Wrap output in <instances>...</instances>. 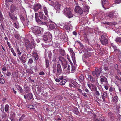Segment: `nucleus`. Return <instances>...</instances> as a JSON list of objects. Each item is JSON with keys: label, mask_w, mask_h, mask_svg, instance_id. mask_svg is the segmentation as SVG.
Returning a JSON list of instances; mask_svg holds the SVG:
<instances>
[{"label": "nucleus", "mask_w": 121, "mask_h": 121, "mask_svg": "<svg viewBox=\"0 0 121 121\" xmlns=\"http://www.w3.org/2000/svg\"><path fill=\"white\" fill-rule=\"evenodd\" d=\"M7 44L9 47V48H10L11 47V46L10 45V43L8 41H7Z\"/></svg>", "instance_id": "bf43d9fd"}, {"label": "nucleus", "mask_w": 121, "mask_h": 121, "mask_svg": "<svg viewBox=\"0 0 121 121\" xmlns=\"http://www.w3.org/2000/svg\"><path fill=\"white\" fill-rule=\"evenodd\" d=\"M53 5L54 9L58 11L60 9L61 4H59L58 2H56L54 3Z\"/></svg>", "instance_id": "9b49d317"}, {"label": "nucleus", "mask_w": 121, "mask_h": 121, "mask_svg": "<svg viewBox=\"0 0 121 121\" xmlns=\"http://www.w3.org/2000/svg\"><path fill=\"white\" fill-rule=\"evenodd\" d=\"M63 13L68 18H70L73 16L70 8H65L63 10Z\"/></svg>", "instance_id": "f03ea898"}, {"label": "nucleus", "mask_w": 121, "mask_h": 121, "mask_svg": "<svg viewBox=\"0 0 121 121\" xmlns=\"http://www.w3.org/2000/svg\"><path fill=\"white\" fill-rule=\"evenodd\" d=\"M31 38L32 39L31 41V43L29 40L27 39H26L25 40V45L26 49L27 50H32L35 45L33 38L31 37Z\"/></svg>", "instance_id": "f257e3e1"}, {"label": "nucleus", "mask_w": 121, "mask_h": 121, "mask_svg": "<svg viewBox=\"0 0 121 121\" xmlns=\"http://www.w3.org/2000/svg\"><path fill=\"white\" fill-rule=\"evenodd\" d=\"M56 57L55 55H54L53 56V60H52V61L53 62H55L56 61Z\"/></svg>", "instance_id": "c03bdc74"}, {"label": "nucleus", "mask_w": 121, "mask_h": 121, "mask_svg": "<svg viewBox=\"0 0 121 121\" xmlns=\"http://www.w3.org/2000/svg\"><path fill=\"white\" fill-rule=\"evenodd\" d=\"M84 77L83 75H81L79 77V79L81 81H82L84 80Z\"/></svg>", "instance_id": "a18cd8bd"}, {"label": "nucleus", "mask_w": 121, "mask_h": 121, "mask_svg": "<svg viewBox=\"0 0 121 121\" xmlns=\"http://www.w3.org/2000/svg\"><path fill=\"white\" fill-rule=\"evenodd\" d=\"M22 49L19 50V48H18L17 49V51L18 54L19 55H21L22 52Z\"/></svg>", "instance_id": "4c0bfd02"}, {"label": "nucleus", "mask_w": 121, "mask_h": 121, "mask_svg": "<svg viewBox=\"0 0 121 121\" xmlns=\"http://www.w3.org/2000/svg\"><path fill=\"white\" fill-rule=\"evenodd\" d=\"M11 50L12 53L13 54L14 56H16V54L14 50L12 48H11Z\"/></svg>", "instance_id": "e433bc0d"}, {"label": "nucleus", "mask_w": 121, "mask_h": 121, "mask_svg": "<svg viewBox=\"0 0 121 121\" xmlns=\"http://www.w3.org/2000/svg\"><path fill=\"white\" fill-rule=\"evenodd\" d=\"M11 74V73L10 72H7L6 73V75L7 76H10Z\"/></svg>", "instance_id": "052dcab7"}, {"label": "nucleus", "mask_w": 121, "mask_h": 121, "mask_svg": "<svg viewBox=\"0 0 121 121\" xmlns=\"http://www.w3.org/2000/svg\"><path fill=\"white\" fill-rule=\"evenodd\" d=\"M58 59L60 62L61 64L63 63L66 62V60L64 58L61 56H60L59 57Z\"/></svg>", "instance_id": "a211bd4d"}, {"label": "nucleus", "mask_w": 121, "mask_h": 121, "mask_svg": "<svg viewBox=\"0 0 121 121\" xmlns=\"http://www.w3.org/2000/svg\"><path fill=\"white\" fill-rule=\"evenodd\" d=\"M113 13L112 12L109 13L107 15V16L108 17L110 18L113 17Z\"/></svg>", "instance_id": "72a5a7b5"}, {"label": "nucleus", "mask_w": 121, "mask_h": 121, "mask_svg": "<svg viewBox=\"0 0 121 121\" xmlns=\"http://www.w3.org/2000/svg\"><path fill=\"white\" fill-rule=\"evenodd\" d=\"M20 19L22 21H24L25 20L24 18V17L22 16H21L20 17Z\"/></svg>", "instance_id": "13d9d810"}, {"label": "nucleus", "mask_w": 121, "mask_h": 121, "mask_svg": "<svg viewBox=\"0 0 121 121\" xmlns=\"http://www.w3.org/2000/svg\"><path fill=\"white\" fill-rule=\"evenodd\" d=\"M100 81L102 82L107 83V80L106 77L103 76H100Z\"/></svg>", "instance_id": "2eb2a0df"}, {"label": "nucleus", "mask_w": 121, "mask_h": 121, "mask_svg": "<svg viewBox=\"0 0 121 121\" xmlns=\"http://www.w3.org/2000/svg\"><path fill=\"white\" fill-rule=\"evenodd\" d=\"M42 6L40 4L36 3L33 6V9L35 12H36L39 9L41 8Z\"/></svg>", "instance_id": "9d476101"}, {"label": "nucleus", "mask_w": 121, "mask_h": 121, "mask_svg": "<svg viewBox=\"0 0 121 121\" xmlns=\"http://www.w3.org/2000/svg\"><path fill=\"white\" fill-rule=\"evenodd\" d=\"M101 1L102 6L105 9L109 8V2L108 0H101Z\"/></svg>", "instance_id": "20e7f679"}, {"label": "nucleus", "mask_w": 121, "mask_h": 121, "mask_svg": "<svg viewBox=\"0 0 121 121\" xmlns=\"http://www.w3.org/2000/svg\"><path fill=\"white\" fill-rule=\"evenodd\" d=\"M12 75L14 77L17 78L18 77V75L17 73H13Z\"/></svg>", "instance_id": "de8ad7c7"}, {"label": "nucleus", "mask_w": 121, "mask_h": 121, "mask_svg": "<svg viewBox=\"0 0 121 121\" xmlns=\"http://www.w3.org/2000/svg\"><path fill=\"white\" fill-rule=\"evenodd\" d=\"M91 89L92 91H96L97 90V88L96 86L93 84H91Z\"/></svg>", "instance_id": "393cba45"}, {"label": "nucleus", "mask_w": 121, "mask_h": 121, "mask_svg": "<svg viewBox=\"0 0 121 121\" xmlns=\"http://www.w3.org/2000/svg\"><path fill=\"white\" fill-rule=\"evenodd\" d=\"M55 27L54 25L53 24H50L49 26V30H52L54 29Z\"/></svg>", "instance_id": "cd10ccee"}, {"label": "nucleus", "mask_w": 121, "mask_h": 121, "mask_svg": "<svg viewBox=\"0 0 121 121\" xmlns=\"http://www.w3.org/2000/svg\"><path fill=\"white\" fill-rule=\"evenodd\" d=\"M103 69L104 70L106 71H108V69L107 67L105 66L104 67Z\"/></svg>", "instance_id": "864d4df0"}, {"label": "nucleus", "mask_w": 121, "mask_h": 121, "mask_svg": "<svg viewBox=\"0 0 121 121\" xmlns=\"http://www.w3.org/2000/svg\"><path fill=\"white\" fill-rule=\"evenodd\" d=\"M101 97L103 100L104 101H106L105 98L107 97V93L106 92H104L103 93Z\"/></svg>", "instance_id": "dca6fc26"}, {"label": "nucleus", "mask_w": 121, "mask_h": 121, "mask_svg": "<svg viewBox=\"0 0 121 121\" xmlns=\"http://www.w3.org/2000/svg\"><path fill=\"white\" fill-rule=\"evenodd\" d=\"M4 19L2 14L1 12L0 11V20L1 21H3Z\"/></svg>", "instance_id": "58836bf2"}, {"label": "nucleus", "mask_w": 121, "mask_h": 121, "mask_svg": "<svg viewBox=\"0 0 121 121\" xmlns=\"http://www.w3.org/2000/svg\"><path fill=\"white\" fill-rule=\"evenodd\" d=\"M71 66L70 65H68L67 71L69 73H73L75 71L76 68L73 65V64H71Z\"/></svg>", "instance_id": "39448f33"}, {"label": "nucleus", "mask_w": 121, "mask_h": 121, "mask_svg": "<svg viewBox=\"0 0 121 121\" xmlns=\"http://www.w3.org/2000/svg\"><path fill=\"white\" fill-rule=\"evenodd\" d=\"M64 78L63 76H61L59 77V78L61 80H62Z\"/></svg>", "instance_id": "774afa93"}, {"label": "nucleus", "mask_w": 121, "mask_h": 121, "mask_svg": "<svg viewBox=\"0 0 121 121\" xmlns=\"http://www.w3.org/2000/svg\"><path fill=\"white\" fill-rule=\"evenodd\" d=\"M115 40L116 42H121V38L117 37L116 38Z\"/></svg>", "instance_id": "ea45409f"}, {"label": "nucleus", "mask_w": 121, "mask_h": 121, "mask_svg": "<svg viewBox=\"0 0 121 121\" xmlns=\"http://www.w3.org/2000/svg\"><path fill=\"white\" fill-rule=\"evenodd\" d=\"M33 62V60L32 59L30 58L28 61V63L29 65H30L32 64Z\"/></svg>", "instance_id": "a19ab883"}, {"label": "nucleus", "mask_w": 121, "mask_h": 121, "mask_svg": "<svg viewBox=\"0 0 121 121\" xmlns=\"http://www.w3.org/2000/svg\"><path fill=\"white\" fill-rule=\"evenodd\" d=\"M39 15L40 18L41 19H43L45 20H47V18L45 16L43 13L41 12H40L39 13Z\"/></svg>", "instance_id": "4468645a"}, {"label": "nucleus", "mask_w": 121, "mask_h": 121, "mask_svg": "<svg viewBox=\"0 0 121 121\" xmlns=\"http://www.w3.org/2000/svg\"><path fill=\"white\" fill-rule=\"evenodd\" d=\"M43 10L44 12L45 15L46 16H47L48 14V13L47 9V8L45 6H43Z\"/></svg>", "instance_id": "4be33fe9"}, {"label": "nucleus", "mask_w": 121, "mask_h": 121, "mask_svg": "<svg viewBox=\"0 0 121 121\" xmlns=\"http://www.w3.org/2000/svg\"><path fill=\"white\" fill-rule=\"evenodd\" d=\"M71 26V24L69 23H67V25H65L64 26V27L67 30H69Z\"/></svg>", "instance_id": "aec40b11"}, {"label": "nucleus", "mask_w": 121, "mask_h": 121, "mask_svg": "<svg viewBox=\"0 0 121 121\" xmlns=\"http://www.w3.org/2000/svg\"><path fill=\"white\" fill-rule=\"evenodd\" d=\"M10 118L12 121H14V118L13 117H10Z\"/></svg>", "instance_id": "338daca9"}, {"label": "nucleus", "mask_w": 121, "mask_h": 121, "mask_svg": "<svg viewBox=\"0 0 121 121\" xmlns=\"http://www.w3.org/2000/svg\"><path fill=\"white\" fill-rule=\"evenodd\" d=\"M55 73V74L57 76H58L61 74L62 72L61 67L59 63H58L57 65V69Z\"/></svg>", "instance_id": "6e6552de"}, {"label": "nucleus", "mask_w": 121, "mask_h": 121, "mask_svg": "<svg viewBox=\"0 0 121 121\" xmlns=\"http://www.w3.org/2000/svg\"><path fill=\"white\" fill-rule=\"evenodd\" d=\"M92 74L94 76H95L96 75V73L95 70L94 71H93L92 72Z\"/></svg>", "instance_id": "4d7b16f0"}, {"label": "nucleus", "mask_w": 121, "mask_h": 121, "mask_svg": "<svg viewBox=\"0 0 121 121\" xmlns=\"http://www.w3.org/2000/svg\"><path fill=\"white\" fill-rule=\"evenodd\" d=\"M113 88L112 87H110L109 90L110 92H112L113 90Z\"/></svg>", "instance_id": "680f3d73"}, {"label": "nucleus", "mask_w": 121, "mask_h": 121, "mask_svg": "<svg viewBox=\"0 0 121 121\" xmlns=\"http://www.w3.org/2000/svg\"><path fill=\"white\" fill-rule=\"evenodd\" d=\"M9 105L7 104L5 106L4 109L5 112H6L7 113H8L9 112Z\"/></svg>", "instance_id": "a878e982"}, {"label": "nucleus", "mask_w": 121, "mask_h": 121, "mask_svg": "<svg viewBox=\"0 0 121 121\" xmlns=\"http://www.w3.org/2000/svg\"><path fill=\"white\" fill-rule=\"evenodd\" d=\"M107 35H102L100 40L101 43L103 45H106L108 44V40L107 38Z\"/></svg>", "instance_id": "7ed1b4c3"}, {"label": "nucleus", "mask_w": 121, "mask_h": 121, "mask_svg": "<svg viewBox=\"0 0 121 121\" xmlns=\"http://www.w3.org/2000/svg\"><path fill=\"white\" fill-rule=\"evenodd\" d=\"M10 13V12H9V14L11 19L13 20H17V17H16L14 16L12 14H11Z\"/></svg>", "instance_id": "5701e85b"}, {"label": "nucleus", "mask_w": 121, "mask_h": 121, "mask_svg": "<svg viewBox=\"0 0 121 121\" xmlns=\"http://www.w3.org/2000/svg\"><path fill=\"white\" fill-rule=\"evenodd\" d=\"M25 54H23L19 58L21 62L22 63H25L26 61V58L25 57Z\"/></svg>", "instance_id": "ddd939ff"}, {"label": "nucleus", "mask_w": 121, "mask_h": 121, "mask_svg": "<svg viewBox=\"0 0 121 121\" xmlns=\"http://www.w3.org/2000/svg\"><path fill=\"white\" fill-rule=\"evenodd\" d=\"M56 65V63H54L53 65V71L54 73H55L57 69Z\"/></svg>", "instance_id": "412c9836"}, {"label": "nucleus", "mask_w": 121, "mask_h": 121, "mask_svg": "<svg viewBox=\"0 0 121 121\" xmlns=\"http://www.w3.org/2000/svg\"><path fill=\"white\" fill-rule=\"evenodd\" d=\"M115 78L116 79H117L118 80L120 81V80H121V78H119L117 75L115 76Z\"/></svg>", "instance_id": "e2e57ef3"}, {"label": "nucleus", "mask_w": 121, "mask_h": 121, "mask_svg": "<svg viewBox=\"0 0 121 121\" xmlns=\"http://www.w3.org/2000/svg\"><path fill=\"white\" fill-rule=\"evenodd\" d=\"M39 74L40 75H44V73L43 71H42V72H40L39 73Z\"/></svg>", "instance_id": "0e129e2a"}, {"label": "nucleus", "mask_w": 121, "mask_h": 121, "mask_svg": "<svg viewBox=\"0 0 121 121\" xmlns=\"http://www.w3.org/2000/svg\"><path fill=\"white\" fill-rule=\"evenodd\" d=\"M67 82V80L66 79H64L60 82V84L61 85H64Z\"/></svg>", "instance_id": "c9c22d12"}, {"label": "nucleus", "mask_w": 121, "mask_h": 121, "mask_svg": "<svg viewBox=\"0 0 121 121\" xmlns=\"http://www.w3.org/2000/svg\"><path fill=\"white\" fill-rule=\"evenodd\" d=\"M115 4H118L121 3V0H116L115 1Z\"/></svg>", "instance_id": "09e8293b"}, {"label": "nucleus", "mask_w": 121, "mask_h": 121, "mask_svg": "<svg viewBox=\"0 0 121 121\" xmlns=\"http://www.w3.org/2000/svg\"><path fill=\"white\" fill-rule=\"evenodd\" d=\"M17 88H18V89L20 91V92H22L23 90L22 88L21 87H20L19 86H18L17 87Z\"/></svg>", "instance_id": "49530a36"}, {"label": "nucleus", "mask_w": 121, "mask_h": 121, "mask_svg": "<svg viewBox=\"0 0 121 121\" xmlns=\"http://www.w3.org/2000/svg\"><path fill=\"white\" fill-rule=\"evenodd\" d=\"M118 98L117 96H115L113 98L112 100V101L114 102H117L118 100Z\"/></svg>", "instance_id": "bb28decb"}, {"label": "nucleus", "mask_w": 121, "mask_h": 121, "mask_svg": "<svg viewBox=\"0 0 121 121\" xmlns=\"http://www.w3.org/2000/svg\"><path fill=\"white\" fill-rule=\"evenodd\" d=\"M32 95L31 93H29L27 95V98L29 100H30L32 99Z\"/></svg>", "instance_id": "c85d7f7f"}, {"label": "nucleus", "mask_w": 121, "mask_h": 121, "mask_svg": "<svg viewBox=\"0 0 121 121\" xmlns=\"http://www.w3.org/2000/svg\"><path fill=\"white\" fill-rule=\"evenodd\" d=\"M96 91L95 92V94L97 96H99L100 95V94L99 91H97V90L96 91Z\"/></svg>", "instance_id": "5fc2aeb1"}, {"label": "nucleus", "mask_w": 121, "mask_h": 121, "mask_svg": "<svg viewBox=\"0 0 121 121\" xmlns=\"http://www.w3.org/2000/svg\"><path fill=\"white\" fill-rule=\"evenodd\" d=\"M87 86H88V87H89V88L91 89V91H92V90L91 89L92 86H91V85L89 84H87Z\"/></svg>", "instance_id": "6e6d98bb"}, {"label": "nucleus", "mask_w": 121, "mask_h": 121, "mask_svg": "<svg viewBox=\"0 0 121 121\" xmlns=\"http://www.w3.org/2000/svg\"><path fill=\"white\" fill-rule=\"evenodd\" d=\"M44 34L43 36V39L45 41H46L48 38Z\"/></svg>", "instance_id": "79ce46f5"}, {"label": "nucleus", "mask_w": 121, "mask_h": 121, "mask_svg": "<svg viewBox=\"0 0 121 121\" xmlns=\"http://www.w3.org/2000/svg\"><path fill=\"white\" fill-rule=\"evenodd\" d=\"M44 34L45 35H45L48 38L51 36V34L49 32H45Z\"/></svg>", "instance_id": "7c9ffc66"}, {"label": "nucleus", "mask_w": 121, "mask_h": 121, "mask_svg": "<svg viewBox=\"0 0 121 121\" xmlns=\"http://www.w3.org/2000/svg\"><path fill=\"white\" fill-rule=\"evenodd\" d=\"M71 57L72 59L74 65L76 64V62L75 59V54L74 53H73L72 54V56H71Z\"/></svg>", "instance_id": "b1692460"}, {"label": "nucleus", "mask_w": 121, "mask_h": 121, "mask_svg": "<svg viewBox=\"0 0 121 121\" xmlns=\"http://www.w3.org/2000/svg\"><path fill=\"white\" fill-rule=\"evenodd\" d=\"M87 76L89 80L91 82L93 83L95 81V78L93 77L91 75H88Z\"/></svg>", "instance_id": "6ab92c4d"}, {"label": "nucleus", "mask_w": 121, "mask_h": 121, "mask_svg": "<svg viewBox=\"0 0 121 121\" xmlns=\"http://www.w3.org/2000/svg\"><path fill=\"white\" fill-rule=\"evenodd\" d=\"M46 66V67L48 68L49 65V61L48 59H45Z\"/></svg>", "instance_id": "473e14b6"}, {"label": "nucleus", "mask_w": 121, "mask_h": 121, "mask_svg": "<svg viewBox=\"0 0 121 121\" xmlns=\"http://www.w3.org/2000/svg\"><path fill=\"white\" fill-rule=\"evenodd\" d=\"M33 56L35 58L36 60H38V57L37 53L35 52H34L33 54Z\"/></svg>", "instance_id": "2f4dec72"}, {"label": "nucleus", "mask_w": 121, "mask_h": 121, "mask_svg": "<svg viewBox=\"0 0 121 121\" xmlns=\"http://www.w3.org/2000/svg\"><path fill=\"white\" fill-rule=\"evenodd\" d=\"M61 64L63 66V69H65L67 67V63L66 61V62L63 63Z\"/></svg>", "instance_id": "f704fd0d"}, {"label": "nucleus", "mask_w": 121, "mask_h": 121, "mask_svg": "<svg viewBox=\"0 0 121 121\" xmlns=\"http://www.w3.org/2000/svg\"><path fill=\"white\" fill-rule=\"evenodd\" d=\"M35 17L36 22L39 24L42 25H47V23L45 22H42L41 21V20L39 19V14L38 13H36L35 14Z\"/></svg>", "instance_id": "0eeeda50"}, {"label": "nucleus", "mask_w": 121, "mask_h": 121, "mask_svg": "<svg viewBox=\"0 0 121 121\" xmlns=\"http://www.w3.org/2000/svg\"><path fill=\"white\" fill-rule=\"evenodd\" d=\"M59 52L61 54L62 56H64L65 54V52L64 50L63 49L59 50Z\"/></svg>", "instance_id": "c756f323"}, {"label": "nucleus", "mask_w": 121, "mask_h": 121, "mask_svg": "<svg viewBox=\"0 0 121 121\" xmlns=\"http://www.w3.org/2000/svg\"><path fill=\"white\" fill-rule=\"evenodd\" d=\"M28 107L30 109H33L34 108V106L32 105H28Z\"/></svg>", "instance_id": "603ef678"}, {"label": "nucleus", "mask_w": 121, "mask_h": 121, "mask_svg": "<svg viewBox=\"0 0 121 121\" xmlns=\"http://www.w3.org/2000/svg\"><path fill=\"white\" fill-rule=\"evenodd\" d=\"M75 9V11L76 13H78L80 15L83 14V10L79 6H76Z\"/></svg>", "instance_id": "1a4fd4ad"}, {"label": "nucleus", "mask_w": 121, "mask_h": 121, "mask_svg": "<svg viewBox=\"0 0 121 121\" xmlns=\"http://www.w3.org/2000/svg\"><path fill=\"white\" fill-rule=\"evenodd\" d=\"M82 95L84 96L85 97H87V95H86V94L85 93H82Z\"/></svg>", "instance_id": "69168bd1"}, {"label": "nucleus", "mask_w": 121, "mask_h": 121, "mask_svg": "<svg viewBox=\"0 0 121 121\" xmlns=\"http://www.w3.org/2000/svg\"><path fill=\"white\" fill-rule=\"evenodd\" d=\"M25 115L24 114H23L21 116V117L19 119L18 121H21L22 120L24 119V117H25Z\"/></svg>", "instance_id": "37998d69"}, {"label": "nucleus", "mask_w": 121, "mask_h": 121, "mask_svg": "<svg viewBox=\"0 0 121 121\" xmlns=\"http://www.w3.org/2000/svg\"><path fill=\"white\" fill-rule=\"evenodd\" d=\"M102 67H100L98 69V67H96L95 68V70L96 73V76L98 77L100 75L102 69Z\"/></svg>", "instance_id": "f8f14e48"}, {"label": "nucleus", "mask_w": 121, "mask_h": 121, "mask_svg": "<svg viewBox=\"0 0 121 121\" xmlns=\"http://www.w3.org/2000/svg\"><path fill=\"white\" fill-rule=\"evenodd\" d=\"M16 9L17 7L16 6L13 4H12L10 7V12L11 13H13L16 10Z\"/></svg>", "instance_id": "f3484780"}, {"label": "nucleus", "mask_w": 121, "mask_h": 121, "mask_svg": "<svg viewBox=\"0 0 121 121\" xmlns=\"http://www.w3.org/2000/svg\"><path fill=\"white\" fill-rule=\"evenodd\" d=\"M33 30L36 35L41 34L43 32V29L38 26H35L33 28Z\"/></svg>", "instance_id": "423d86ee"}, {"label": "nucleus", "mask_w": 121, "mask_h": 121, "mask_svg": "<svg viewBox=\"0 0 121 121\" xmlns=\"http://www.w3.org/2000/svg\"><path fill=\"white\" fill-rule=\"evenodd\" d=\"M121 116L119 114L117 116V119L119 121H121L120 119H121Z\"/></svg>", "instance_id": "8fccbe9b"}, {"label": "nucleus", "mask_w": 121, "mask_h": 121, "mask_svg": "<svg viewBox=\"0 0 121 121\" xmlns=\"http://www.w3.org/2000/svg\"><path fill=\"white\" fill-rule=\"evenodd\" d=\"M0 82L2 84H4L5 82L4 80L2 78H0Z\"/></svg>", "instance_id": "3c124183"}]
</instances>
